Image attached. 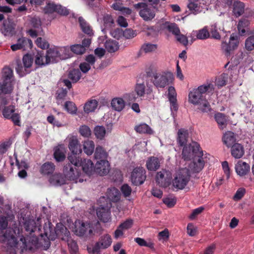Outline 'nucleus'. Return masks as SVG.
<instances>
[{"label": "nucleus", "mask_w": 254, "mask_h": 254, "mask_svg": "<svg viewBox=\"0 0 254 254\" xmlns=\"http://www.w3.org/2000/svg\"><path fill=\"white\" fill-rule=\"evenodd\" d=\"M121 190L125 197L130 196L132 191L131 188L127 184H124L121 187Z\"/></svg>", "instance_id": "obj_63"}, {"label": "nucleus", "mask_w": 254, "mask_h": 254, "mask_svg": "<svg viewBox=\"0 0 254 254\" xmlns=\"http://www.w3.org/2000/svg\"><path fill=\"white\" fill-rule=\"evenodd\" d=\"M58 4L52 2L49 0H46V5L44 8L43 11L45 14H52L56 12Z\"/></svg>", "instance_id": "obj_42"}, {"label": "nucleus", "mask_w": 254, "mask_h": 254, "mask_svg": "<svg viewBox=\"0 0 254 254\" xmlns=\"http://www.w3.org/2000/svg\"><path fill=\"white\" fill-rule=\"evenodd\" d=\"M79 164L76 165L73 162H68L64 165L63 169V173L65 178L70 181H76L79 176L80 172L77 168H78Z\"/></svg>", "instance_id": "obj_12"}, {"label": "nucleus", "mask_w": 254, "mask_h": 254, "mask_svg": "<svg viewBox=\"0 0 254 254\" xmlns=\"http://www.w3.org/2000/svg\"><path fill=\"white\" fill-rule=\"evenodd\" d=\"M182 155L184 160H190L196 157H202L203 152L197 142H192L189 145L184 146Z\"/></svg>", "instance_id": "obj_8"}, {"label": "nucleus", "mask_w": 254, "mask_h": 254, "mask_svg": "<svg viewBox=\"0 0 254 254\" xmlns=\"http://www.w3.org/2000/svg\"><path fill=\"white\" fill-rule=\"evenodd\" d=\"M239 37L234 34L231 35L229 43L223 42L221 44L222 49L227 57H230L232 52L238 46Z\"/></svg>", "instance_id": "obj_14"}, {"label": "nucleus", "mask_w": 254, "mask_h": 254, "mask_svg": "<svg viewBox=\"0 0 254 254\" xmlns=\"http://www.w3.org/2000/svg\"><path fill=\"white\" fill-rule=\"evenodd\" d=\"M171 178V172L165 169H162L157 173L155 179L156 183L159 186L166 188L170 184Z\"/></svg>", "instance_id": "obj_15"}, {"label": "nucleus", "mask_w": 254, "mask_h": 254, "mask_svg": "<svg viewBox=\"0 0 254 254\" xmlns=\"http://www.w3.org/2000/svg\"><path fill=\"white\" fill-rule=\"evenodd\" d=\"M17 42L20 43L21 48L23 51L31 49L32 48V42L30 39L27 38L22 37L17 39Z\"/></svg>", "instance_id": "obj_41"}, {"label": "nucleus", "mask_w": 254, "mask_h": 254, "mask_svg": "<svg viewBox=\"0 0 254 254\" xmlns=\"http://www.w3.org/2000/svg\"><path fill=\"white\" fill-rule=\"evenodd\" d=\"M78 22L83 32L89 36L93 35L91 27L82 17L80 16L78 18Z\"/></svg>", "instance_id": "obj_33"}, {"label": "nucleus", "mask_w": 254, "mask_h": 254, "mask_svg": "<svg viewBox=\"0 0 254 254\" xmlns=\"http://www.w3.org/2000/svg\"><path fill=\"white\" fill-rule=\"evenodd\" d=\"M190 2L188 5V7L193 14H196L199 11V6L196 3L198 0H189Z\"/></svg>", "instance_id": "obj_55"}, {"label": "nucleus", "mask_w": 254, "mask_h": 254, "mask_svg": "<svg viewBox=\"0 0 254 254\" xmlns=\"http://www.w3.org/2000/svg\"><path fill=\"white\" fill-rule=\"evenodd\" d=\"M250 165L242 161H239L235 166L237 173L241 176L246 175L250 171Z\"/></svg>", "instance_id": "obj_25"}, {"label": "nucleus", "mask_w": 254, "mask_h": 254, "mask_svg": "<svg viewBox=\"0 0 254 254\" xmlns=\"http://www.w3.org/2000/svg\"><path fill=\"white\" fill-rule=\"evenodd\" d=\"M157 44H152L150 43H146L143 44L139 50L140 54L142 53H149L155 51L157 49Z\"/></svg>", "instance_id": "obj_39"}, {"label": "nucleus", "mask_w": 254, "mask_h": 254, "mask_svg": "<svg viewBox=\"0 0 254 254\" xmlns=\"http://www.w3.org/2000/svg\"><path fill=\"white\" fill-rule=\"evenodd\" d=\"M135 130L139 133H152V130L151 127L147 124L143 123L138 126H136L134 127Z\"/></svg>", "instance_id": "obj_46"}, {"label": "nucleus", "mask_w": 254, "mask_h": 254, "mask_svg": "<svg viewBox=\"0 0 254 254\" xmlns=\"http://www.w3.org/2000/svg\"><path fill=\"white\" fill-rule=\"evenodd\" d=\"M40 236L42 238H44V236L46 237V239L43 238L45 243L44 247L45 250H47L51 245L50 240H54L55 237V236H52V235H50L49 237H48L47 233H45L44 234H41Z\"/></svg>", "instance_id": "obj_58"}, {"label": "nucleus", "mask_w": 254, "mask_h": 254, "mask_svg": "<svg viewBox=\"0 0 254 254\" xmlns=\"http://www.w3.org/2000/svg\"><path fill=\"white\" fill-rule=\"evenodd\" d=\"M227 79L228 75L223 73L216 79V84L218 86L222 87L226 84Z\"/></svg>", "instance_id": "obj_59"}, {"label": "nucleus", "mask_w": 254, "mask_h": 254, "mask_svg": "<svg viewBox=\"0 0 254 254\" xmlns=\"http://www.w3.org/2000/svg\"><path fill=\"white\" fill-rule=\"evenodd\" d=\"M134 241L141 247H148L151 249L154 250V244L152 242H146L144 239L137 237L134 239Z\"/></svg>", "instance_id": "obj_50"}, {"label": "nucleus", "mask_w": 254, "mask_h": 254, "mask_svg": "<svg viewBox=\"0 0 254 254\" xmlns=\"http://www.w3.org/2000/svg\"><path fill=\"white\" fill-rule=\"evenodd\" d=\"M2 114L3 117L6 119H9L12 114H14L15 111V106L13 105H9L8 106H4L1 109Z\"/></svg>", "instance_id": "obj_47"}, {"label": "nucleus", "mask_w": 254, "mask_h": 254, "mask_svg": "<svg viewBox=\"0 0 254 254\" xmlns=\"http://www.w3.org/2000/svg\"><path fill=\"white\" fill-rule=\"evenodd\" d=\"M105 47L108 52L112 53L119 50V45L116 40H108L105 43Z\"/></svg>", "instance_id": "obj_37"}, {"label": "nucleus", "mask_w": 254, "mask_h": 254, "mask_svg": "<svg viewBox=\"0 0 254 254\" xmlns=\"http://www.w3.org/2000/svg\"><path fill=\"white\" fill-rule=\"evenodd\" d=\"M133 7L138 11L139 15L145 21H151L156 15L158 8L156 6H150L146 2H141L133 4Z\"/></svg>", "instance_id": "obj_4"}, {"label": "nucleus", "mask_w": 254, "mask_h": 254, "mask_svg": "<svg viewBox=\"0 0 254 254\" xmlns=\"http://www.w3.org/2000/svg\"><path fill=\"white\" fill-rule=\"evenodd\" d=\"M68 52V49L67 47H63L60 50L57 48H50L48 49L45 54L47 56L46 64L57 63L59 60L66 59L68 56V54H66L65 56H63L61 54V52Z\"/></svg>", "instance_id": "obj_9"}, {"label": "nucleus", "mask_w": 254, "mask_h": 254, "mask_svg": "<svg viewBox=\"0 0 254 254\" xmlns=\"http://www.w3.org/2000/svg\"><path fill=\"white\" fill-rule=\"evenodd\" d=\"M112 242V239L109 234L104 235L99 238L92 250L88 248V251L89 253L93 254H100V250L107 249L111 245Z\"/></svg>", "instance_id": "obj_10"}, {"label": "nucleus", "mask_w": 254, "mask_h": 254, "mask_svg": "<svg viewBox=\"0 0 254 254\" xmlns=\"http://www.w3.org/2000/svg\"><path fill=\"white\" fill-rule=\"evenodd\" d=\"M103 230L101 224L97 222H75V233L77 236L90 238L96 234H100Z\"/></svg>", "instance_id": "obj_3"}, {"label": "nucleus", "mask_w": 254, "mask_h": 254, "mask_svg": "<svg viewBox=\"0 0 254 254\" xmlns=\"http://www.w3.org/2000/svg\"><path fill=\"white\" fill-rule=\"evenodd\" d=\"M82 149L84 153L88 156L91 155L94 152L95 144L93 141L89 139L82 142Z\"/></svg>", "instance_id": "obj_31"}, {"label": "nucleus", "mask_w": 254, "mask_h": 254, "mask_svg": "<svg viewBox=\"0 0 254 254\" xmlns=\"http://www.w3.org/2000/svg\"><path fill=\"white\" fill-rule=\"evenodd\" d=\"M106 130L104 127L97 126L94 129V133L95 136L100 140H102L105 137Z\"/></svg>", "instance_id": "obj_48"}, {"label": "nucleus", "mask_w": 254, "mask_h": 254, "mask_svg": "<svg viewBox=\"0 0 254 254\" xmlns=\"http://www.w3.org/2000/svg\"><path fill=\"white\" fill-rule=\"evenodd\" d=\"M79 132L84 137H89L91 135L90 128L86 125L81 126L79 128Z\"/></svg>", "instance_id": "obj_56"}, {"label": "nucleus", "mask_w": 254, "mask_h": 254, "mask_svg": "<svg viewBox=\"0 0 254 254\" xmlns=\"http://www.w3.org/2000/svg\"><path fill=\"white\" fill-rule=\"evenodd\" d=\"M245 5L244 2L239 0L234 1L233 4V12L236 17L242 15L245 11Z\"/></svg>", "instance_id": "obj_30"}, {"label": "nucleus", "mask_w": 254, "mask_h": 254, "mask_svg": "<svg viewBox=\"0 0 254 254\" xmlns=\"http://www.w3.org/2000/svg\"><path fill=\"white\" fill-rule=\"evenodd\" d=\"M47 63V56L43 51H38L35 56V64L38 67H42L49 64Z\"/></svg>", "instance_id": "obj_29"}, {"label": "nucleus", "mask_w": 254, "mask_h": 254, "mask_svg": "<svg viewBox=\"0 0 254 254\" xmlns=\"http://www.w3.org/2000/svg\"><path fill=\"white\" fill-rule=\"evenodd\" d=\"M107 195L108 198L113 202H118L120 199V191L115 188L108 189Z\"/></svg>", "instance_id": "obj_34"}, {"label": "nucleus", "mask_w": 254, "mask_h": 254, "mask_svg": "<svg viewBox=\"0 0 254 254\" xmlns=\"http://www.w3.org/2000/svg\"><path fill=\"white\" fill-rule=\"evenodd\" d=\"M146 178V171L142 167H136L131 172L130 179L134 186L142 185Z\"/></svg>", "instance_id": "obj_13"}, {"label": "nucleus", "mask_w": 254, "mask_h": 254, "mask_svg": "<svg viewBox=\"0 0 254 254\" xmlns=\"http://www.w3.org/2000/svg\"><path fill=\"white\" fill-rule=\"evenodd\" d=\"M79 163L78 167L81 166L83 171L85 174L88 176H90L92 174L94 167L93 163L90 160L85 159L82 160L81 158H80Z\"/></svg>", "instance_id": "obj_21"}, {"label": "nucleus", "mask_w": 254, "mask_h": 254, "mask_svg": "<svg viewBox=\"0 0 254 254\" xmlns=\"http://www.w3.org/2000/svg\"><path fill=\"white\" fill-rule=\"evenodd\" d=\"M250 22L246 18H242L238 23V29L239 33L241 35H244L246 32V29L248 28Z\"/></svg>", "instance_id": "obj_43"}, {"label": "nucleus", "mask_w": 254, "mask_h": 254, "mask_svg": "<svg viewBox=\"0 0 254 254\" xmlns=\"http://www.w3.org/2000/svg\"><path fill=\"white\" fill-rule=\"evenodd\" d=\"M13 77L12 70L8 67L3 68L0 80V92L4 94H10L13 89L11 78Z\"/></svg>", "instance_id": "obj_5"}, {"label": "nucleus", "mask_w": 254, "mask_h": 254, "mask_svg": "<svg viewBox=\"0 0 254 254\" xmlns=\"http://www.w3.org/2000/svg\"><path fill=\"white\" fill-rule=\"evenodd\" d=\"M214 90L211 84L202 85L197 88L193 89L189 94V101L194 105H197L198 109L203 113L210 112V105L206 99L207 91L212 92Z\"/></svg>", "instance_id": "obj_2"}, {"label": "nucleus", "mask_w": 254, "mask_h": 254, "mask_svg": "<svg viewBox=\"0 0 254 254\" xmlns=\"http://www.w3.org/2000/svg\"><path fill=\"white\" fill-rule=\"evenodd\" d=\"M166 28L170 32L176 36L180 34V29L176 23H170L167 26Z\"/></svg>", "instance_id": "obj_57"}, {"label": "nucleus", "mask_w": 254, "mask_h": 254, "mask_svg": "<svg viewBox=\"0 0 254 254\" xmlns=\"http://www.w3.org/2000/svg\"><path fill=\"white\" fill-rule=\"evenodd\" d=\"M188 137L189 132L188 130L181 128L178 130L177 142L180 146H184L187 145Z\"/></svg>", "instance_id": "obj_26"}, {"label": "nucleus", "mask_w": 254, "mask_h": 254, "mask_svg": "<svg viewBox=\"0 0 254 254\" xmlns=\"http://www.w3.org/2000/svg\"><path fill=\"white\" fill-rule=\"evenodd\" d=\"M109 162L106 159H102L97 161L94 171L100 176H104L109 173Z\"/></svg>", "instance_id": "obj_18"}, {"label": "nucleus", "mask_w": 254, "mask_h": 254, "mask_svg": "<svg viewBox=\"0 0 254 254\" xmlns=\"http://www.w3.org/2000/svg\"><path fill=\"white\" fill-rule=\"evenodd\" d=\"M231 153L232 156L235 158H241L244 154L243 146L240 143H235L231 147Z\"/></svg>", "instance_id": "obj_24"}, {"label": "nucleus", "mask_w": 254, "mask_h": 254, "mask_svg": "<svg viewBox=\"0 0 254 254\" xmlns=\"http://www.w3.org/2000/svg\"><path fill=\"white\" fill-rule=\"evenodd\" d=\"M70 49L72 53L76 55H82L85 52L84 48L82 46H81V44L71 45Z\"/></svg>", "instance_id": "obj_52"}, {"label": "nucleus", "mask_w": 254, "mask_h": 254, "mask_svg": "<svg viewBox=\"0 0 254 254\" xmlns=\"http://www.w3.org/2000/svg\"><path fill=\"white\" fill-rule=\"evenodd\" d=\"M98 219L104 223H107L111 220V212L108 207L101 206L96 210Z\"/></svg>", "instance_id": "obj_20"}, {"label": "nucleus", "mask_w": 254, "mask_h": 254, "mask_svg": "<svg viewBox=\"0 0 254 254\" xmlns=\"http://www.w3.org/2000/svg\"><path fill=\"white\" fill-rule=\"evenodd\" d=\"M81 77V73L79 69L73 68L70 70L67 73V77L72 83H77L80 79Z\"/></svg>", "instance_id": "obj_35"}, {"label": "nucleus", "mask_w": 254, "mask_h": 254, "mask_svg": "<svg viewBox=\"0 0 254 254\" xmlns=\"http://www.w3.org/2000/svg\"><path fill=\"white\" fill-rule=\"evenodd\" d=\"M55 170V164L51 162H47L41 166L40 172L44 176H49L54 173Z\"/></svg>", "instance_id": "obj_27"}, {"label": "nucleus", "mask_w": 254, "mask_h": 254, "mask_svg": "<svg viewBox=\"0 0 254 254\" xmlns=\"http://www.w3.org/2000/svg\"><path fill=\"white\" fill-rule=\"evenodd\" d=\"M98 105V102L95 99L87 101L84 106V111L86 113L94 112Z\"/></svg>", "instance_id": "obj_38"}, {"label": "nucleus", "mask_w": 254, "mask_h": 254, "mask_svg": "<svg viewBox=\"0 0 254 254\" xmlns=\"http://www.w3.org/2000/svg\"><path fill=\"white\" fill-rule=\"evenodd\" d=\"M67 244L70 252L71 254H76L78 250V247L76 242L69 237L67 240H65Z\"/></svg>", "instance_id": "obj_49"}, {"label": "nucleus", "mask_w": 254, "mask_h": 254, "mask_svg": "<svg viewBox=\"0 0 254 254\" xmlns=\"http://www.w3.org/2000/svg\"><path fill=\"white\" fill-rule=\"evenodd\" d=\"M24 227L27 232L29 233L30 236H27L26 237L21 236L19 241L17 242L14 236H12L10 241H12L11 247L17 248H19L21 249V253H23L24 251H31L33 246L36 247L38 239L36 236L32 234L37 229L36 222L33 219H28L25 220L24 223Z\"/></svg>", "instance_id": "obj_1"}, {"label": "nucleus", "mask_w": 254, "mask_h": 254, "mask_svg": "<svg viewBox=\"0 0 254 254\" xmlns=\"http://www.w3.org/2000/svg\"><path fill=\"white\" fill-rule=\"evenodd\" d=\"M145 86L144 84L137 83L136 84L135 88V91L138 96L142 97L145 94Z\"/></svg>", "instance_id": "obj_60"}, {"label": "nucleus", "mask_w": 254, "mask_h": 254, "mask_svg": "<svg viewBox=\"0 0 254 254\" xmlns=\"http://www.w3.org/2000/svg\"><path fill=\"white\" fill-rule=\"evenodd\" d=\"M214 118L220 129H223L226 127L227 118L224 114L218 112L215 114Z\"/></svg>", "instance_id": "obj_36"}, {"label": "nucleus", "mask_w": 254, "mask_h": 254, "mask_svg": "<svg viewBox=\"0 0 254 254\" xmlns=\"http://www.w3.org/2000/svg\"><path fill=\"white\" fill-rule=\"evenodd\" d=\"M15 24L12 19L7 18L2 22L0 32L4 36H12L15 34Z\"/></svg>", "instance_id": "obj_17"}, {"label": "nucleus", "mask_w": 254, "mask_h": 254, "mask_svg": "<svg viewBox=\"0 0 254 254\" xmlns=\"http://www.w3.org/2000/svg\"><path fill=\"white\" fill-rule=\"evenodd\" d=\"M68 148L71 154L68 156L67 160L70 162H74L76 165L77 164H79V159L81 158L82 149L81 145L76 137H72L69 139Z\"/></svg>", "instance_id": "obj_7"}, {"label": "nucleus", "mask_w": 254, "mask_h": 254, "mask_svg": "<svg viewBox=\"0 0 254 254\" xmlns=\"http://www.w3.org/2000/svg\"><path fill=\"white\" fill-rule=\"evenodd\" d=\"M108 156L107 152L101 146H97L95 149L94 157L96 160L106 159Z\"/></svg>", "instance_id": "obj_44"}, {"label": "nucleus", "mask_w": 254, "mask_h": 254, "mask_svg": "<svg viewBox=\"0 0 254 254\" xmlns=\"http://www.w3.org/2000/svg\"><path fill=\"white\" fill-rule=\"evenodd\" d=\"M197 158H193V171L195 172H199L204 166V162L202 157H197Z\"/></svg>", "instance_id": "obj_45"}, {"label": "nucleus", "mask_w": 254, "mask_h": 254, "mask_svg": "<svg viewBox=\"0 0 254 254\" xmlns=\"http://www.w3.org/2000/svg\"><path fill=\"white\" fill-rule=\"evenodd\" d=\"M55 234L57 237L64 241L70 237V234L67 228L62 223H58L55 228Z\"/></svg>", "instance_id": "obj_19"}, {"label": "nucleus", "mask_w": 254, "mask_h": 254, "mask_svg": "<svg viewBox=\"0 0 254 254\" xmlns=\"http://www.w3.org/2000/svg\"><path fill=\"white\" fill-rule=\"evenodd\" d=\"M224 143L228 147H231L234 144L236 143V137L235 134L232 131L226 132L222 138Z\"/></svg>", "instance_id": "obj_32"}, {"label": "nucleus", "mask_w": 254, "mask_h": 254, "mask_svg": "<svg viewBox=\"0 0 254 254\" xmlns=\"http://www.w3.org/2000/svg\"><path fill=\"white\" fill-rule=\"evenodd\" d=\"M190 180V176L188 173L179 172L173 180V185L179 190H183L187 186Z\"/></svg>", "instance_id": "obj_16"}, {"label": "nucleus", "mask_w": 254, "mask_h": 254, "mask_svg": "<svg viewBox=\"0 0 254 254\" xmlns=\"http://www.w3.org/2000/svg\"><path fill=\"white\" fill-rule=\"evenodd\" d=\"M146 166L149 171H155L160 168V160L156 157H150L146 161Z\"/></svg>", "instance_id": "obj_22"}, {"label": "nucleus", "mask_w": 254, "mask_h": 254, "mask_svg": "<svg viewBox=\"0 0 254 254\" xmlns=\"http://www.w3.org/2000/svg\"><path fill=\"white\" fill-rule=\"evenodd\" d=\"M36 44L38 47L42 49H48L49 47L48 42L41 37L37 39Z\"/></svg>", "instance_id": "obj_61"}, {"label": "nucleus", "mask_w": 254, "mask_h": 254, "mask_svg": "<svg viewBox=\"0 0 254 254\" xmlns=\"http://www.w3.org/2000/svg\"><path fill=\"white\" fill-rule=\"evenodd\" d=\"M56 13L62 16H67L69 14V11L65 7H64L62 5L58 4L57 9L56 10Z\"/></svg>", "instance_id": "obj_64"}, {"label": "nucleus", "mask_w": 254, "mask_h": 254, "mask_svg": "<svg viewBox=\"0 0 254 254\" xmlns=\"http://www.w3.org/2000/svg\"><path fill=\"white\" fill-rule=\"evenodd\" d=\"M64 109L70 114H75L77 111V108L75 104L71 101H66L64 104Z\"/></svg>", "instance_id": "obj_51"}, {"label": "nucleus", "mask_w": 254, "mask_h": 254, "mask_svg": "<svg viewBox=\"0 0 254 254\" xmlns=\"http://www.w3.org/2000/svg\"><path fill=\"white\" fill-rule=\"evenodd\" d=\"M54 151V157L57 162H62L65 159V149L63 145H60L55 147Z\"/></svg>", "instance_id": "obj_23"}, {"label": "nucleus", "mask_w": 254, "mask_h": 254, "mask_svg": "<svg viewBox=\"0 0 254 254\" xmlns=\"http://www.w3.org/2000/svg\"><path fill=\"white\" fill-rule=\"evenodd\" d=\"M111 105L116 111H121L125 106V103L122 98H116L112 100Z\"/></svg>", "instance_id": "obj_40"}, {"label": "nucleus", "mask_w": 254, "mask_h": 254, "mask_svg": "<svg viewBox=\"0 0 254 254\" xmlns=\"http://www.w3.org/2000/svg\"><path fill=\"white\" fill-rule=\"evenodd\" d=\"M210 36L208 31L203 28L196 31V38L200 40H204L208 38Z\"/></svg>", "instance_id": "obj_54"}, {"label": "nucleus", "mask_w": 254, "mask_h": 254, "mask_svg": "<svg viewBox=\"0 0 254 254\" xmlns=\"http://www.w3.org/2000/svg\"><path fill=\"white\" fill-rule=\"evenodd\" d=\"M22 61L23 65L20 62H18L15 67L17 73L20 76H23L30 72L29 68L33 63L34 58L31 54H27L23 57Z\"/></svg>", "instance_id": "obj_11"}, {"label": "nucleus", "mask_w": 254, "mask_h": 254, "mask_svg": "<svg viewBox=\"0 0 254 254\" xmlns=\"http://www.w3.org/2000/svg\"><path fill=\"white\" fill-rule=\"evenodd\" d=\"M49 182L53 185L59 186L65 184L66 179L61 174L56 173L50 177Z\"/></svg>", "instance_id": "obj_28"}, {"label": "nucleus", "mask_w": 254, "mask_h": 254, "mask_svg": "<svg viewBox=\"0 0 254 254\" xmlns=\"http://www.w3.org/2000/svg\"><path fill=\"white\" fill-rule=\"evenodd\" d=\"M204 208L203 206H200L192 210L191 213L189 216L190 220H194L199 214L204 210Z\"/></svg>", "instance_id": "obj_62"}, {"label": "nucleus", "mask_w": 254, "mask_h": 254, "mask_svg": "<svg viewBox=\"0 0 254 254\" xmlns=\"http://www.w3.org/2000/svg\"><path fill=\"white\" fill-rule=\"evenodd\" d=\"M174 76L172 72L169 71H162L153 73L152 83L157 88H163L174 80Z\"/></svg>", "instance_id": "obj_6"}, {"label": "nucleus", "mask_w": 254, "mask_h": 254, "mask_svg": "<svg viewBox=\"0 0 254 254\" xmlns=\"http://www.w3.org/2000/svg\"><path fill=\"white\" fill-rule=\"evenodd\" d=\"M245 48L249 51L254 49V36H250L245 41Z\"/></svg>", "instance_id": "obj_53"}]
</instances>
